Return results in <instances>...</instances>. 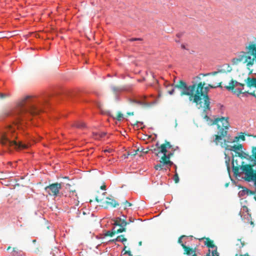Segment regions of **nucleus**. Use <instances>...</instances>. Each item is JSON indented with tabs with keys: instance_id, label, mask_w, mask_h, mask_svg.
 Segmentation results:
<instances>
[{
	"instance_id": "nucleus-45",
	"label": "nucleus",
	"mask_w": 256,
	"mask_h": 256,
	"mask_svg": "<svg viewBox=\"0 0 256 256\" xmlns=\"http://www.w3.org/2000/svg\"><path fill=\"white\" fill-rule=\"evenodd\" d=\"M226 162L227 163V168H228V172H230V166H229L228 162Z\"/></svg>"
},
{
	"instance_id": "nucleus-53",
	"label": "nucleus",
	"mask_w": 256,
	"mask_h": 256,
	"mask_svg": "<svg viewBox=\"0 0 256 256\" xmlns=\"http://www.w3.org/2000/svg\"><path fill=\"white\" fill-rule=\"evenodd\" d=\"M250 224H252V225L254 226V222L251 221L250 222Z\"/></svg>"
},
{
	"instance_id": "nucleus-1",
	"label": "nucleus",
	"mask_w": 256,
	"mask_h": 256,
	"mask_svg": "<svg viewBox=\"0 0 256 256\" xmlns=\"http://www.w3.org/2000/svg\"><path fill=\"white\" fill-rule=\"evenodd\" d=\"M224 70H220L217 72H214L206 74H200L194 78L192 82V84L188 86L186 83L180 80L178 81L175 87L180 90V96H188V100L190 102L195 103L198 106V108H204V112L210 110V99L208 94L210 88H222V82H220L217 86L208 84L204 86L205 82H199L202 78L201 76H215L218 73H224Z\"/></svg>"
},
{
	"instance_id": "nucleus-56",
	"label": "nucleus",
	"mask_w": 256,
	"mask_h": 256,
	"mask_svg": "<svg viewBox=\"0 0 256 256\" xmlns=\"http://www.w3.org/2000/svg\"><path fill=\"white\" fill-rule=\"evenodd\" d=\"M254 200H255L256 201V196H254Z\"/></svg>"
},
{
	"instance_id": "nucleus-36",
	"label": "nucleus",
	"mask_w": 256,
	"mask_h": 256,
	"mask_svg": "<svg viewBox=\"0 0 256 256\" xmlns=\"http://www.w3.org/2000/svg\"><path fill=\"white\" fill-rule=\"evenodd\" d=\"M235 256H250L248 253H246L245 254H235Z\"/></svg>"
},
{
	"instance_id": "nucleus-26",
	"label": "nucleus",
	"mask_w": 256,
	"mask_h": 256,
	"mask_svg": "<svg viewBox=\"0 0 256 256\" xmlns=\"http://www.w3.org/2000/svg\"><path fill=\"white\" fill-rule=\"evenodd\" d=\"M122 118H123V114L120 112H118L117 116H116V119L118 121H120Z\"/></svg>"
},
{
	"instance_id": "nucleus-6",
	"label": "nucleus",
	"mask_w": 256,
	"mask_h": 256,
	"mask_svg": "<svg viewBox=\"0 0 256 256\" xmlns=\"http://www.w3.org/2000/svg\"><path fill=\"white\" fill-rule=\"evenodd\" d=\"M1 143L2 145L11 146H14V148L16 149H24L28 148V145L26 144H22L21 142H17L14 140H11L6 136H3L2 137Z\"/></svg>"
},
{
	"instance_id": "nucleus-24",
	"label": "nucleus",
	"mask_w": 256,
	"mask_h": 256,
	"mask_svg": "<svg viewBox=\"0 0 256 256\" xmlns=\"http://www.w3.org/2000/svg\"><path fill=\"white\" fill-rule=\"evenodd\" d=\"M139 151V148L137 149L136 150H134L132 152H128V156H136L137 154V152Z\"/></svg>"
},
{
	"instance_id": "nucleus-19",
	"label": "nucleus",
	"mask_w": 256,
	"mask_h": 256,
	"mask_svg": "<svg viewBox=\"0 0 256 256\" xmlns=\"http://www.w3.org/2000/svg\"><path fill=\"white\" fill-rule=\"evenodd\" d=\"M134 102L138 104H140V105H141V106H148L150 105V104L146 101H144V100H134Z\"/></svg>"
},
{
	"instance_id": "nucleus-10",
	"label": "nucleus",
	"mask_w": 256,
	"mask_h": 256,
	"mask_svg": "<svg viewBox=\"0 0 256 256\" xmlns=\"http://www.w3.org/2000/svg\"><path fill=\"white\" fill-rule=\"evenodd\" d=\"M114 223L113 224L114 226H118L120 228L118 230H122L124 229L126 232V226L129 224L128 222H126L125 220L122 219L120 218H116L114 220Z\"/></svg>"
},
{
	"instance_id": "nucleus-44",
	"label": "nucleus",
	"mask_w": 256,
	"mask_h": 256,
	"mask_svg": "<svg viewBox=\"0 0 256 256\" xmlns=\"http://www.w3.org/2000/svg\"><path fill=\"white\" fill-rule=\"evenodd\" d=\"M227 66H228V68H230V69L227 70V71H226V72H230L232 70V68H231L230 66H229V65H227Z\"/></svg>"
},
{
	"instance_id": "nucleus-20",
	"label": "nucleus",
	"mask_w": 256,
	"mask_h": 256,
	"mask_svg": "<svg viewBox=\"0 0 256 256\" xmlns=\"http://www.w3.org/2000/svg\"><path fill=\"white\" fill-rule=\"evenodd\" d=\"M156 146H158V148L160 149V146H158V143H157L156 144ZM152 152L153 154H154L156 156H158V154L160 152H161L160 150H159L158 149L156 148H154L153 150H152Z\"/></svg>"
},
{
	"instance_id": "nucleus-16",
	"label": "nucleus",
	"mask_w": 256,
	"mask_h": 256,
	"mask_svg": "<svg viewBox=\"0 0 256 256\" xmlns=\"http://www.w3.org/2000/svg\"><path fill=\"white\" fill-rule=\"evenodd\" d=\"M127 240L126 238L124 237V235H120L117 236L116 238L109 240L110 242H114L116 241L121 242H126Z\"/></svg>"
},
{
	"instance_id": "nucleus-37",
	"label": "nucleus",
	"mask_w": 256,
	"mask_h": 256,
	"mask_svg": "<svg viewBox=\"0 0 256 256\" xmlns=\"http://www.w3.org/2000/svg\"><path fill=\"white\" fill-rule=\"evenodd\" d=\"M173 156V153L170 152L168 154L166 153V156L168 157L170 160L171 157Z\"/></svg>"
},
{
	"instance_id": "nucleus-52",
	"label": "nucleus",
	"mask_w": 256,
	"mask_h": 256,
	"mask_svg": "<svg viewBox=\"0 0 256 256\" xmlns=\"http://www.w3.org/2000/svg\"><path fill=\"white\" fill-rule=\"evenodd\" d=\"M66 188H67V187L70 188V184H66Z\"/></svg>"
},
{
	"instance_id": "nucleus-18",
	"label": "nucleus",
	"mask_w": 256,
	"mask_h": 256,
	"mask_svg": "<svg viewBox=\"0 0 256 256\" xmlns=\"http://www.w3.org/2000/svg\"><path fill=\"white\" fill-rule=\"evenodd\" d=\"M242 188L243 190L242 192H240L243 193L244 194H246L248 195H253L255 194L254 192L249 190L248 189L246 188L242 187Z\"/></svg>"
},
{
	"instance_id": "nucleus-12",
	"label": "nucleus",
	"mask_w": 256,
	"mask_h": 256,
	"mask_svg": "<svg viewBox=\"0 0 256 256\" xmlns=\"http://www.w3.org/2000/svg\"><path fill=\"white\" fill-rule=\"evenodd\" d=\"M244 164V162H242V164H241V166H240V164H238L236 160H235L234 159V158H232V170L234 172V174L235 176H236L239 174L240 167V168H242V165H244V166L245 165V164ZM241 170H242V169H241Z\"/></svg>"
},
{
	"instance_id": "nucleus-47",
	"label": "nucleus",
	"mask_w": 256,
	"mask_h": 256,
	"mask_svg": "<svg viewBox=\"0 0 256 256\" xmlns=\"http://www.w3.org/2000/svg\"><path fill=\"white\" fill-rule=\"evenodd\" d=\"M124 158H128V153L126 154H124Z\"/></svg>"
},
{
	"instance_id": "nucleus-21",
	"label": "nucleus",
	"mask_w": 256,
	"mask_h": 256,
	"mask_svg": "<svg viewBox=\"0 0 256 256\" xmlns=\"http://www.w3.org/2000/svg\"><path fill=\"white\" fill-rule=\"evenodd\" d=\"M112 89L114 93H117V92H120L122 91L123 90L122 88L118 87V86H112Z\"/></svg>"
},
{
	"instance_id": "nucleus-30",
	"label": "nucleus",
	"mask_w": 256,
	"mask_h": 256,
	"mask_svg": "<svg viewBox=\"0 0 256 256\" xmlns=\"http://www.w3.org/2000/svg\"><path fill=\"white\" fill-rule=\"evenodd\" d=\"M176 85L174 86V88H172L171 90H168V93L170 94H173L174 92V89L175 88H176L175 87Z\"/></svg>"
},
{
	"instance_id": "nucleus-54",
	"label": "nucleus",
	"mask_w": 256,
	"mask_h": 256,
	"mask_svg": "<svg viewBox=\"0 0 256 256\" xmlns=\"http://www.w3.org/2000/svg\"><path fill=\"white\" fill-rule=\"evenodd\" d=\"M11 248V247L10 246H8V248H7V250H9Z\"/></svg>"
},
{
	"instance_id": "nucleus-11",
	"label": "nucleus",
	"mask_w": 256,
	"mask_h": 256,
	"mask_svg": "<svg viewBox=\"0 0 256 256\" xmlns=\"http://www.w3.org/2000/svg\"><path fill=\"white\" fill-rule=\"evenodd\" d=\"M205 240L204 241V244L209 248H214V250H210V254L212 255V252L214 250H216V252H218L217 251V247L216 246L214 245V241L212 240H210L209 238H202L200 240Z\"/></svg>"
},
{
	"instance_id": "nucleus-9",
	"label": "nucleus",
	"mask_w": 256,
	"mask_h": 256,
	"mask_svg": "<svg viewBox=\"0 0 256 256\" xmlns=\"http://www.w3.org/2000/svg\"><path fill=\"white\" fill-rule=\"evenodd\" d=\"M228 142L224 140V142H220V145L222 147L224 148L226 150H232L235 152L238 151H241L242 150L243 146L242 144H238V145L234 144L233 146H230V148H229V146L227 144Z\"/></svg>"
},
{
	"instance_id": "nucleus-2",
	"label": "nucleus",
	"mask_w": 256,
	"mask_h": 256,
	"mask_svg": "<svg viewBox=\"0 0 256 256\" xmlns=\"http://www.w3.org/2000/svg\"><path fill=\"white\" fill-rule=\"evenodd\" d=\"M43 102H38L31 96H26L22 98L18 104L16 112L18 122L26 118L28 116L36 115L42 112Z\"/></svg>"
},
{
	"instance_id": "nucleus-35",
	"label": "nucleus",
	"mask_w": 256,
	"mask_h": 256,
	"mask_svg": "<svg viewBox=\"0 0 256 256\" xmlns=\"http://www.w3.org/2000/svg\"><path fill=\"white\" fill-rule=\"evenodd\" d=\"M235 152L236 154V156H238L240 158L241 156H242L241 151H238V152Z\"/></svg>"
},
{
	"instance_id": "nucleus-38",
	"label": "nucleus",
	"mask_w": 256,
	"mask_h": 256,
	"mask_svg": "<svg viewBox=\"0 0 256 256\" xmlns=\"http://www.w3.org/2000/svg\"><path fill=\"white\" fill-rule=\"evenodd\" d=\"M184 236H180L178 238V242L179 244H182V238H184Z\"/></svg>"
},
{
	"instance_id": "nucleus-41",
	"label": "nucleus",
	"mask_w": 256,
	"mask_h": 256,
	"mask_svg": "<svg viewBox=\"0 0 256 256\" xmlns=\"http://www.w3.org/2000/svg\"><path fill=\"white\" fill-rule=\"evenodd\" d=\"M124 254H128L129 255V256H132V254H131V252L130 250L126 251Z\"/></svg>"
},
{
	"instance_id": "nucleus-4",
	"label": "nucleus",
	"mask_w": 256,
	"mask_h": 256,
	"mask_svg": "<svg viewBox=\"0 0 256 256\" xmlns=\"http://www.w3.org/2000/svg\"><path fill=\"white\" fill-rule=\"evenodd\" d=\"M228 117H222L215 118L212 124L217 125L218 130V134L214 135L215 139L214 142L218 145V142L222 140V138L226 136L228 133V130L230 126Z\"/></svg>"
},
{
	"instance_id": "nucleus-39",
	"label": "nucleus",
	"mask_w": 256,
	"mask_h": 256,
	"mask_svg": "<svg viewBox=\"0 0 256 256\" xmlns=\"http://www.w3.org/2000/svg\"><path fill=\"white\" fill-rule=\"evenodd\" d=\"M13 252L18 254V253L19 250L17 248H13Z\"/></svg>"
},
{
	"instance_id": "nucleus-43",
	"label": "nucleus",
	"mask_w": 256,
	"mask_h": 256,
	"mask_svg": "<svg viewBox=\"0 0 256 256\" xmlns=\"http://www.w3.org/2000/svg\"><path fill=\"white\" fill-rule=\"evenodd\" d=\"M106 186L105 185H102L100 186V189L104 190H106Z\"/></svg>"
},
{
	"instance_id": "nucleus-29",
	"label": "nucleus",
	"mask_w": 256,
	"mask_h": 256,
	"mask_svg": "<svg viewBox=\"0 0 256 256\" xmlns=\"http://www.w3.org/2000/svg\"><path fill=\"white\" fill-rule=\"evenodd\" d=\"M98 134H99L98 132H93V136H94V138L95 139L99 140L100 138H99Z\"/></svg>"
},
{
	"instance_id": "nucleus-40",
	"label": "nucleus",
	"mask_w": 256,
	"mask_h": 256,
	"mask_svg": "<svg viewBox=\"0 0 256 256\" xmlns=\"http://www.w3.org/2000/svg\"><path fill=\"white\" fill-rule=\"evenodd\" d=\"M128 116H130L134 115V112H128L126 113Z\"/></svg>"
},
{
	"instance_id": "nucleus-33",
	"label": "nucleus",
	"mask_w": 256,
	"mask_h": 256,
	"mask_svg": "<svg viewBox=\"0 0 256 256\" xmlns=\"http://www.w3.org/2000/svg\"><path fill=\"white\" fill-rule=\"evenodd\" d=\"M203 113L204 114V118L206 119V120H208L210 119V118L207 115V111L206 112H204V111L203 110Z\"/></svg>"
},
{
	"instance_id": "nucleus-46",
	"label": "nucleus",
	"mask_w": 256,
	"mask_h": 256,
	"mask_svg": "<svg viewBox=\"0 0 256 256\" xmlns=\"http://www.w3.org/2000/svg\"><path fill=\"white\" fill-rule=\"evenodd\" d=\"M112 151V150H110V149H109V150H104V152H111Z\"/></svg>"
},
{
	"instance_id": "nucleus-13",
	"label": "nucleus",
	"mask_w": 256,
	"mask_h": 256,
	"mask_svg": "<svg viewBox=\"0 0 256 256\" xmlns=\"http://www.w3.org/2000/svg\"><path fill=\"white\" fill-rule=\"evenodd\" d=\"M105 205H102L104 208H108L109 206L115 208L119 205L118 203L116 202L114 199L106 198V200L104 202Z\"/></svg>"
},
{
	"instance_id": "nucleus-31",
	"label": "nucleus",
	"mask_w": 256,
	"mask_h": 256,
	"mask_svg": "<svg viewBox=\"0 0 256 256\" xmlns=\"http://www.w3.org/2000/svg\"><path fill=\"white\" fill-rule=\"evenodd\" d=\"M98 133H99L98 136H99L100 139V138L104 137L106 134V133L105 132H98Z\"/></svg>"
},
{
	"instance_id": "nucleus-23",
	"label": "nucleus",
	"mask_w": 256,
	"mask_h": 256,
	"mask_svg": "<svg viewBox=\"0 0 256 256\" xmlns=\"http://www.w3.org/2000/svg\"><path fill=\"white\" fill-rule=\"evenodd\" d=\"M240 139L242 140H245V136L243 134H242L238 136H236L234 138V141H238Z\"/></svg>"
},
{
	"instance_id": "nucleus-8",
	"label": "nucleus",
	"mask_w": 256,
	"mask_h": 256,
	"mask_svg": "<svg viewBox=\"0 0 256 256\" xmlns=\"http://www.w3.org/2000/svg\"><path fill=\"white\" fill-rule=\"evenodd\" d=\"M181 246L184 250V254L188 256H198L196 254V248H191L189 246H186L184 244H181ZM210 250H208V252L206 254V255L204 256H219L218 253L216 252V251L215 250L212 252V255L210 254Z\"/></svg>"
},
{
	"instance_id": "nucleus-17",
	"label": "nucleus",
	"mask_w": 256,
	"mask_h": 256,
	"mask_svg": "<svg viewBox=\"0 0 256 256\" xmlns=\"http://www.w3.org/2000/svg\"><path fill=\"white\" fill-rule=\"evenodd\" d=\"M73 126L78 128H84L86 127V124L82 122H74Z\"/></svg>"
},
{
	"instance_id": "nucleus-7",
	"label": "nucleus",
	"mask_w": 256,
	"mask_h": 256,
	"mask_svg": "<svg viewBox=\"0 0 256 256\" xmlns=\"http://www.w3.org/2000/svg\"><path fill=\"white\" fill-rule=\"evenodd\" d=\"M62 186L61 183H53L50 184L48 186L44 188V190L50 196H57L60 194V190L62 188Z\"/></svg>"
},
{
	"instance_id": "nucleus-25",
	"label": "nucleus",
	"mask_w": 256,
	"mask_h": 256,
	"mask_svg": "<svg viewBox=\"0 0 256 256\" xmlns=\"http://www.w3.org/2000/svg\"><path fill=\"white\" fill-rule=\"evenodd\" d=\"M174 180L175 183H178L179 182V177L178 173L176 172V173L174 176Z\"/></svg>"
},
{
	"instance_id": "nucleus-51",
	"label": "nucleus",
	"mask_w": 256,
	"mask_h": 256,
	"mask_svg": "<svg viewBox=\"0 0 256 256\" xmlns=\"http://www.w3.org/2000/svg\"><path fill=\"white\" fill-rule=\"evenodd\" d=\"M176 36H178V38H180V34H176Z\"/></svg>"
},
{
	"instance_id": "nucleus-32",
	"label": "nucleus",
	"mask_w": 256,
	"mask_h": 256,
	"mask_svg": "<svg viewBox=\"0 0 256 256\" xmlns=\"http://www.w3.org/2000/svg\"><path fill=\"white\" fill-rule=\"evenodd\" d=\"M129 41L133 42V41H136V40H142V38H132L128 40Z\"/></svg>"
},
{
	"instance_id": "nucleus-27",
	"label": "nucleus",
	"mask_w": 256,
	"mask_h": 256,
	"mask_svg": "<svg viewBox=\"0 0 256 256\" xmlns=\"http://www.w3.org/2000/svg\"><path fill=\"white\" fill-rule=\"evenodd\" d=\"M242 156H240L242 158H246L248 156V154L243 151L241 150Z\"/></svg>"
},
{
	"instance_id": "nucleus-50",
	"label": "nucleus",
	"mask_w": 256,
	"mask_h": 256,
	"mask_svg": "<svg viewBox=\"0 0 256 256\" xmlns=\"http://www.w3.org/2000/svg\"><path fill=\"white\" fill-rule=\"evenodd\" d=\"M142 242L141 241L139 242H138V245H139L140 246H142Z\"/></svg>"
},
{
	"instance_id": "nucleus-49",
	"label": "nucleus",
	"mask_w": 256,
	"mask_h": 256,
	"mask_svg": "<svg viewBox=\"0 0 256 256\" xmlns=\"http://www.w3.org/2000/svg\"><path fill=\"white\" fill-rule=\"evenodd\" d=\"M181 47H182V48H184V49L186 48L185 46H184V44H182V45L181 46Z\"/></svg>"
},
{
	"instance_id": "nucleus-5",
	"label": "nucleus",
	"mask_w": 256,
	"mask_h": 256,
	"mask_svg": "<svg viewBox=\"0 0 256 256\" xmlns=\"http://www.w3.org/2000/svg\"><path fill=\"white\" fill-rule=\"evenodd\" d=\"M244 84L240 83L232 79L229 82L228 86H225L226 88L228 90H231L234 93L239 96L241 94L248 93V90H246L244 88Z\"/></svg>"
},
{
	"instance_id": "nucleus-58",
	"label": "nucleus",
	"mask_w": 256,
	"mask_h": 256,
	"mask_svg": "<svg viewBox=\"0 0 256 256\" xmlns=\"http://www.w3.org/2000/svg\"><path fill=\"white\" fill-rule=\"evenodd\" d=\"M254 138H256V136H254Z\"/></svg>"
},
{
	"instance_id": "nucleus-48",
	"label": "nucleus",
	"mask_w": 256,
	"mask_h": 256,
	"mask_svg": "<svg viewBox=\"0 0 256 256\" xmlns=\"http://www.w3.org/2000/svg\"><path fill=\"white\" fill-rule=\"evenodd\" d=\"M96 200L97 202H100V200L98 198V197L96 196Z\"/></svg>"
},
{
	"instance_id": "nucleus-22",
	"label": "nucleus",
	"mask_w": 256,
	"mask_h": 256,
	"mask_svg": "<svg viewBox=\"0 0 256 256\" xmlns=\"http://www.w3.org/2000/svg\"><path fill=\"white\" fill-rule=\"evenodd\" d=\"M238 240L240 241V245L238 244H236V246H238V252H241V248H243L245 245V242L244 241H242L241 239H238Z\"/></svg>"
},
{
	"instance_id": "nucleus-42",
	"label": "nucleus",
	"mask_w": 256,
	"mask_h": 256,
	"mask_svg": "<svg viewBox=\"0 0 256 256\" xmlns=\"http://www.w3.org/2000/svg\"><path fill=\"white\" fill-rule=\"evenodd\" d=\"M252 96H254L256 98V91H254L250 93Z\"/></svg>"
},
{
	"instance_id": "nucleus-55",
	"label": "nucleus",
	"mask_w": 256,
	"mask_h": 256,
	"mask_svg": "<svg viewBox=\"0 0 256 256\" xmlns=\"http://www.w3.org/2000/svg\"><path fill=\"white\" fill-rule=\"evenodd\" d=\"M126 246H124V250H126Z\"/></svg>"
},
{
	"instance_id": "nucleus-14",
	"label": "nucleus",
	"mask_w": 256,
	"mask_h": 256,
	"mask_svg": "<svg viewBox=\"0 0 256 256\" xmlns=\"http://www.w3.org/2000/svg\"><path fill=\"white\" fill-rule=\"evenodd\" d=\"M124 230H116V227H114L111 231L108 230L104 234L105 236H113L116 234L124 232Z\"/></svg>"
},
{
	"instance_id": "nucleus-34",
	"label": "nucleus",
	"mask_w": 256,
	"mask_h": 256,
	"mask_svg": "<svg viewBox=\"0 0 256 256\" xmlns=\"http://www.w3.org/2000/svg\"><path fill=\"white\" fill-rule=\"evenodd\" d=\"M124 204L126 205V206H130L132 205V204L129 202H128V200H125L124 202Z\"/></svg>"
},
{
	"instance_id": "nucleus-57",
	"label": "nucleus",
	"mask_w": 256,
	"mask_h": 256,
	"mask_svg": "<svg viewBox=\"0 0 256 256\" xmlns=\"http://www.w3.org/2000/svg\"><path fill=\"white\" fill-rule=\"evenodd\" d=\"M176 42H179V41H178V40H176Z\"/></svg>"
},
{
	"instance_id": "nucleus-15",
	"label": "nucleus",
	"mask_w": 256,
	"mask_h": 256,
	"mask_svg": "<svg viewBox=\"0 0 256 256\" xmlns=\"http://www.w3.org/2000/svg\"><path fill=\"white\" fill-rule=\"evenodd\" d=\"M244 81L248 86L250 88L252 86L256 88V78L248 77Z\"/></svg>"
},
{
	"instance_id": "nucleus-28",
	"label": "nucleus",
	"mask_w": 256,
	"mask_h": 256,
	"mask_svg": "<svg viewBox=\"0 0 256 256\" xmlns=\"http://www.w3.org/2000/svg\"><path fill=\"white\" fill-rule=\"evenodd\" d=\"M8 96H9V94H8L0 93V98L2 99L6 97H8Z\"/></svg>"
},
{
	"instance_id": "nucleus-3",
	"label": "nucleus",
	"mask_w": 256,
	"mask_h": 256,
	"mask_svg": "<svg viewBox=\"0 0 256 256\" xmlns=\"http://www.w3.org/2000/svg\"><path fill=\"white\" fill-rule=\"evenodd\" d=\"M172 147V146L170 142L166 140L164 144L160 145V152L161 153L163 154V156L160 160V163L154 166V168L156 170H170V168L173 165L174 163L166 156V152H168L167 148H170Z\"/></svg>"
}]
</instances>
